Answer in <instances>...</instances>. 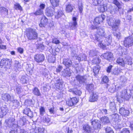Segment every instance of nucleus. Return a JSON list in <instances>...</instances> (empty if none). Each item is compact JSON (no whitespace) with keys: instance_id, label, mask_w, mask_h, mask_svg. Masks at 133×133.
I'll use <instances>...</instances> for the list:
<instances>
[{"instance_id":"1","label":"nucleus","mask_w":133,"mask_h":133,"mask_svg":"<svg viewBox=\"0 0 133 133\" xmlns=\"http://www.w3.org/2000/svg\"><path fill=\"white\" fill-rule=\"evenodd\" d=\"M26 35L28 40L32 41L37 39L38 34L36 30L30 29L27 31Z\"/></svg>"},{"instance_id":"2","label":"nucleus","mask_w":133,"mask_h":133,"mask_svg":"<svg viewBox=\"0 0 133 133\" xmlns=\"http://www.w3.org/2000/svg\"><path fill=\"white\" fill-rule=\"evenodd\" d=\"M108 24L111 26L112 30L115 32H113V34L115 36H116V21L114 19L112 18H110L109 20L108 19Z\"/></svg>"},{"instance_id":"3","label":"nucleus","mask_w":133,"mask_h":133,"mask_svg":"<svg viewBox=\"0 0 133 133\" xmlns=\"http://www.w3.org/2000/svg\"><path fill=\"white\" fill-rule=\"evenodd\" d=\"M78 102V100L76 97L70 98L66 101V104L69 106H72L76 105Z\"/></svg>"},{"instance_id":"4","label":"nucleus","mask_w":133,"mask_h":133,"mask_svg":"<svg viewBox=\"0 0 133 133\" xmlns=\"http://www.w3.org/2000/svg\"><path fill=\"white\" fill-rule=\"evenodd\" d=\"M124 44L126 47L131 46L133 45V38L131 36L125 38L124 41Z\"/></svg>"},{"instance_id":"5","label":"nucleus","mask_w":133,"mask_h":133,"mask_svg":"<svg viewBox=\"0 0 133 133\" xmlns=\"http://www.w3.org/2000/svg\"><path fill=\"white\" fill-rule=\"evenodd\" d=\"M15 119L12 118H10L6 120V126L8 127L11 128L12 129H14L16 127L17 125L14 123Z\"/></svg>"},{"instance_id":"6","label":"nucleus","mask_w":133,"mask_h":133,"mask_svg":"<svg viewBox=\"0 0 133 133\" xmlns=\"http://www.w3.org/2000/svg\"><path fill=\"white\" fill-rule=\"evenodd\" d=\"M35 61L38 63H42L45 59L44 55L42 54H36L34 57Z\"/></svg>"},{"instance_id":"7","label":"nucleus","mask_w":133,"mask_h":133,"mask_svg":"<svg viewBox=\"0 0 133 133\" xmlns=\"http://www.w3.org/2000/svg\"><path fill=\"white\" fill-rule=\"evenodd\" d=\"M55 9L52 7L47 8L45 10V14L46 16L49 17L52 16L54 13Z\"/></svg>"},{"instance_id":"8","label":"nucleus","mask_w":133,"mask_h":133,"mask_svg":"<svg viewBox=\"0 0 133 133\" xmlns=\"http://www.w3.org/2000/svg\"><path fill=\"white\" fill-rule=\"evenodd\" d=\"M105 18L104 15H102L96 17L94 19V24L96 25L100 24L102 23Z\"/></svg>"},{"instance_id":"9","label":"nucleus","mask_w":133,"mask_h":133,"mask_svg":"<svg viewBox=\"0 0 133 133\" xmlns=\"http://www.w3.org/2000/svg\"><path fill=\"white\" fill-rule=\"evenodd\" d=\"M9 111L8 108L5 106L0 108V118H3L8 112Z\"/></svg>"},{"instance_id":"10","label":"nucleus","mask_w":133,"mask_h":133,"mask_svg":"<svg viewBox=\"0 0 133 133\" xmlns=\"http://www.w3.org/2000/svg\"><path fill=\"white\" fill-rule=\"evenodd\" d=\"M91 123L92 127L95 129H98L100 128L101 126V122L97 119L93 121H91Z\"/></svg>"},{"instance_id":"11","label":"nucleus","mask_w":133,"mask_h":133,"mask_svg":"<svg viewBox=\"0 0 133 133\" xmlns=\"http://www.w3.org/2000/svg\"><path fill=\"white\" fill-rule=\"evenodd\" d=\"M63 64L67 68H69L72 66V67H74L73 65H72L71 60L68 58H64L63 59Z\"/></svg>"},{"instance_id":"12","label":"nucleus","mask_w":133,"mask_h":133,"mask_svg":"<svg viewBox=\"0 0 133 133\" xmlns=\"http://www.w3.org/2000/svg\"><path fill=\"white\" fill-rule=\"evenodd\" d=\"M96 32L97 34L100 36L104 37L106 36L105 30L103 27L99 26L97 28Z\"/></svg>"},{"instance_id":"13","label":"nucleus","mask_w":133,"mask_h":133,"mask_svg":"<svg viewBox=\"0 0 133 133\" xmlns=\"http://www.w3.org/2000/svg\"><path fill=\"white\" fill-rule=\"evenodd\" d=\"M128 91L126 90H124L122 92L121 95V97L125 99L126 100H128L131 97V95L129 93H128Z\"/></svg>"},{"instance_id":"14","label":"nucleus","mask_w":133,"mask_h":133,"mask_svg":"<svg viewBox=\"0 0 133 133\" xmlns=\"http://www.w3.org/2000/svg\"><path fill=\"white\" fill-rule=\"evenodd\" d=\"M76 78L79 82L80 83H82L85 82L86 81L87 77L85 75L82 76L78 75L76 76Z\"/></svg>"},{"instance_id":"15","label":"nucleus","mask_w":133,"mask_h":133,"mask_svg":"<svg viewBox=\"0 0 133 133\" xmlns=\"http://www.w3.org/2000/svg\"><path fill=\"white\" fill-rule=\"evenodd\" d=\"M103 56L105 59L110 61L113 59V55L111 52H107L103 54Z\"/></svg>"},{"instance_id":"16","label":"nucleus","mask_w":133,"mask_h":133,"mask_svg":"<svg viewBox=\"0 0 133 133\" xmlns=\"http://www.w3.org/2000/svg\"><path fill=\"white\" fill-rule=\"evenodd\" d=\"M74 8V7L73 5L70 3H68L65 5V11L68 13L71 12L72 11Z\"/></svg>"},{"instance_id":"17","label":"nucleus","mask_w":133,"mask_h":133,"mask_svg":"<svg viewBox=\"0 0 133 133\" xmlns=\"http://www.w3.org/2000/svg\"><path fill=\"white\" fill-rule=\"evenodd\" d=\"M98 96L96 93L93 92L90 95L89 98L90 102H94L96 101L98 99Z\"/></svg>"},{"instance_id":"18","label":"nucleus","mask_w":133,"mask_h":133,"mask_svg":"<svg viewBox=\"0 0 133 133\" xmlns=\"http://www.w3.org/2000/svg\"><path fill=\"white\" fill-rule=\"evenodd\" d=\"M71 75V72L70 69L69 68H66L65 69H64L62 72V75L65 77H69Z\"/></svg>"},{"instance_id":"19","label":"nucleus","mask_w":133,"mask_h":133,"mask_svg":"<svg viewBox=\"0 0 133 133\" xmlns=\"http://www.w3.org/2000/svg\"><path fill=\"white\" fill-rule=\"evenodd\" d=\"M23 113L31 117H33L32 112L28 108H26L24 110Z\"/></svg>"},{"instance_id":"20","label":"nucleus","mask_w":133,"mask_h":133,"mask_svg":"<svg viewBox=\"0 0 133 133\" xmlns=\"http://www.w3.org/2000/svg\"><path fill=\"white\" fill-rule=\"evenodd\" d=\"M119 113L121 115L126 117L129 115V111L128 110H125L123 108H121L119 110Z\"/></svg>"},{"instance_id":"21","label":"nucleus","mask_w":133,"mask_h":133,"mask_svg":"<svg viewBox=\"0 0 133 133\" xmlns=\"http://www.w3.org/2000/svg\"><path fill=\"white\" fill-rule=\"evenodd\" d=\"M21 66L20 63L17 61H15V64L14 69L17 71V70L19 71L21 70Z\"/></svg>"},{"instance_id":"22","label":"nucleus","mask_w":133,"mask_h":133,"mask_svg":"<svg viewBox=\"0 0 133 133\" xmlns=\"http://www.w3.org/2000/svg\"><path fill=\"white\" fill-rule=\"evenodd\" d=\"M32 93L35 95L37 96H41V95L39 90L36 87H35L33 89Z\"/></svg>"},{"instance_id":"23","label":"nucleus","mask_w":133,"mask_h":133,"mask_svg":"<svg viewBox=\"0 0 133 133\" xmlns=\"http://www.w3.org/2000/svg\"><path fill=\"white\" fill-rule=\"evenodd\" d=\"M117 7L118 8V11L119 12L120 14H123L124 10L123 9V6L117 1Z\"/></svg>"},{"instance_id":"24","label":"nucleus","mask_w":133,"mask_h":133,"mask_svg":"<svg viewBox=\"0 0 133 133\" xmlns=\"http://www.w3.org/2000/svg\"><path fill=\"white\" fill-rule=\"evenodd\" d=\"M25 119L24 117L20 118L19 120L17 122V125L19 127L24 125L26 122Z\"/></svg>"},{"instance_id":"25","label":"nucleus","mask_w":133,"mask_h":133,"mask_svg":"<svg viewBox=\"0 0 133 133\" xmlns=\"http://www.w3.org/2000/svg\"><path fill=\"white\" fill-rule=\"evenodd\" d=\"M55 14V17L57 19L61 17L63 14V11L60 10H58L57 12Z\"/></svg>"},{"instance_id":"26","label":"nucleus","mask_w":133,"mask_h":133,"mask_svg":"<svg viewBox=\"0 0 133 133\" xmlns=\"http://www.w3.org/2000/svg\"><path fill=\"white\" fill-rule=\"evenodd\" d=\"M2 99L5 101H12L10 96L8 94H6L3 96Z\"/></svg>"},{"instance_id":"27","label":"nucleus","mask_w":133,"mask_h":133,"mask_svg":"<svg viewBox=\"0 0 133 133\" xmlns=\"http://www.w3.org/2000/svg\"><path fill=\"white\" fill-rule=\"evenodd\" d=\"M55 85L56 90L59 91L60 92L63 91V88L62 87V83L55 84Z\"/></svg>"},{"instance_id":"28","label":"nucleus","mask_w":133,"mask_h":133,"mask_svg":"<svg viewBox=\"0 0 133 133\" xmlns=\"http://www.w3.org/2000/svg\"><path fill=\"white\" fill-rule=\"evenodd\" d=\"M83 129L86 131V133H90L91 131V129L88 125H85L83 127Z\"/></svg>"},{"instance_id":"29","label":"nucleus","mask_w":133,"mask_h":133,"mask_svg":"<svg viewBox=\"0 0 133 133\" xmlns=\"http://www.w3.org/2000/svg\"><path fill=\"white\" fill-rule=\"evenodd\" d=\"M86 88L89 92L92 91L94 89V85L92 84H88L87 85Z\"/></svg>"},{"instance_id":"30","label":"nucleus","mask_w":133,"mask_h":133,"mask_svg":"<svg viewBox=\"0 0 133 133\" xmlns=\"http://www.w3.org/2000/svg\"><path fill=\"white\" fill-rule=\"evenodd\" d=\"M98 9L99 11L100 12H103L105 11L106 8H105L104 4H102L101 5V4H100L99 5H98Z\"/></svg>"},{"instance_id":"31","label":"nucleus","mask_w":133,"mask_h":133,"mask_svg":"<svg viewBox=\"0 0 133 133\" xmlns=\"http://www.w3.org/2000/svg\"><path fill=\"white\" fill-rule=\"evenodd\" d=\"M110 36L109 35L105 38V45H109L111 42V38H110Z\"/></svg>"},{"instance_id":"32","label":"nucleus","mask_w":133,"mask_h":133,"mask_svg":"<svg viewBox=\"0 0 133 133\" xmlns=\"http://www.w3.org/2000/svg\"><path fill=\"white\" fill-rule=\"evenodd\" d=\"M50 2L52 5L54 7H56L59 5V0H50Z\"/></svg>"},{"instance_id":"33","label":"nucleus","mask_w":133,"mask_h":133,"mask_svg":"<svg viewBox=\"0 0 133 133\" xmlns=\"http://www.w3.org/2000/svg\"><path fill=\"white\" fill-rule=\"evenodd\" d=\"M101 121L104 124L109 123L110 122L109 118L107 117H104L101 118Z\"/></svg>"},{"instance_id":"34","label":"nucleus","mask_w":133,"mask_h":133,"mask_svg":"<svg viewBox=\"0 0 133 133\" xmlns=\"http://www.w3.org/2000/svg\"><path fill=\"white\" fill-rule=\"evenodd\" d=\"M109 79L107 76H104L102 78L101 83H107L109 82Z\"/></svg>"},{"instance_id":"35","label":"nucleus","mask_w":133,"mask_h":133,"mask_svg":"<svg viewBox=\"0 0 133 133\" xmlns=\"http://www.w3.org/2000/svg\"><path fill=\"white\" fill-rule=\"evenodd\" d=\"M100 68V66L99 65H97L94 67L93 70L94 72L95 75L98 73Z\"/></svg>"},{"instance_id":"36","label":"nucleus","mask_w":133,"mask_h":133,"mask_svg":"<svg viewBox=\"0 0 133 133\" xmlns=\"http://www.w3.org/2000/svg\"><path fill=\"white\" fill-rule=\"evenodd\" d=\"M70 90L73 92L74 94H75L76 95H77L79 96H80L82 94V92L81 91L76 89L73 90L70 89Z\"/></svg>"},{"instance_id":"37","label":"nucleus","mask_w":133,"mask_h":133,"mask_svg":"<svg viewBox=\"0 0 133 133\" xmlns=\"http://www.w3.org/2000/svg\"><path fill=\"white\" fill-rule=\"evenodd\" d=\"M0 11L2 12L6 15H8V9L4 7L0 8Z\"/></svg>"},{"instance_id":"38","label":"nucleus","mask_w":133,"mask_h":133,"mask_svg":"<svg viewBox=\"0 0 133 133\" xmlns=\"http://www.w3.org/2000/svg\"><path fill=\"white\" fill-rule=\"evenodd\" d=\"M100 61V60L98 57L96 56L92 60V63L94 64H97L99 63Z\"/></svg>"},{"instance_id":"39","label":"nucleus","mask_w":133,"mask_h":133,"mask_svg":"<svg viewBox=\"0 0 133 133\" xmlns=\"http://www.w3.org/2000/svg\"><path fill=\"white\" fill-rule=\"evenodd\" d=\"M11 59H8L7 60V61L5 66L7 68H9L11 67Z\"/></svg>"},{"instance_id":"40","label":"nucleus","mask_w":133,"mask_h":133,"mask_svg":"<svg viewBox=\"0 0 133 133\" xmlns=\"http://www.w3.org/2000/svg\"><path fill=\"white\" fill-rule=\"evenodd\" d=\"M34 14L35 15H42L43 14V11L42 10L38 9L35 12Z\"/></svg>"},{"instance_id":"41","label":"nucleus","mask_w":133,"mask_h":133,"mask_svg":"<svg viewBox=\"0 0 133 133\" xmlns=\"http://www.w3.org/2000/svg\"><path fill=\"white\" fill-rule=\"evenodd\" d=\"M48 20V19L45 17H44L41 19V22L43 25H46L47 23Z\"/></svg>"},{"instance_id":"42","label":"nucleus","mask_w":133,"mask_h":133,"mask_svg":"<svg viewBox=\"0 0 133 133\" xmlns=\"http://www.w3.org/2000/svg\"><path fill=\"white\" fill-rule=\"evenodd\" d=\"M27 80L26 77L24 76H23L20 79V82L23 84L26 83Z\"/></svg>"},{"instance_id":"43","label":"nucleus","mask_w":133,"mask_h":133,"mask_svg":"<svg viewBox=\"0 0 133 133\" xmlns=\"http://www.w3.org/2000/svg\"><path fill=\"white\" fill-rule=\"evenodd\" d=\"M40 114L41 116H43L45 113V109L43 107H41L39 109Z\"/></svg>"},{"instance_id":"44","label":"nucleus","mask_w":133,"mask_h":133,"mask_svg":"<svg viewBox=\"0 0 133 133\" xmlns=\"http://www.w3.org/2000/svg\"><path fill=\"white\" fill-rule=\"evenodd\" d=\"M7 58H3L1 60L0 64V66H5L6 63Z\"/></svg>"},{"instance_id":"45","label":"nucleus","mask_w":133,"mask_h":133,"mask_svg":"<svg viewBox=\"0 0 133 133\" xmlns=\"http://www.w3.org/2000/svg\"><path fill=\"white\" fill-rule=\"evenodd\" d=\"M72 19L73 22L72 23V25L73 26L75 27L77 24L76 22L77 18L75 17H73Z\"/></svg>"},{"instance_id":"46","label":"nucleus","mask_w":133,"mask_h":133,"mask_svg":"<svg viewBox=\"0 0 133 133\" xmlns=\"http://www.w3.org/2000/svg\"><path fill=\"white\" fill-rule=\"evenodd\" d=\"M106 133H114L112 129L109 127H107L105 129Z\"/></svg>"},{"instance_id":"47","label":"nucleus","mask_w":133,"mask_h":133,"mask_svg":"<svg viewBox=\"0 0 133 133\" xmlns=\"http://www.w3.org/2000/svg\"><path fill=\"white\" fill-rule=\"evenodd\" d=\"M117 63L122 66L124 65V62L122 59H119V60L118 59L117 60Z\"/></svg>"},{"instance_id":"48","label":"nucleus","mask_w":133,"mask_h":133,"mask_svg":"<svg viewBox=\"0 0 133 133\" xmlns=\"http://www.w3.org/2000/svg\"><path fill=\"white\" fill-rule=\"evenodd\" d=\"M125 58L126 59V60L127 62V63L129 65H131L132 64L131 61V59L130 58V57L128 56V57H126Z\"/></svg>"},{"instance_id":"49","label":"nucleus","mask_w":133,"mask_h":133,"mask_svg":"<svg viewBox=\"0 0 133 133\" xmlns=\"http://www.w3.org/2000/svg\"><path fill=\"white\" fill-rule=\"evenodd\" d=\"M55 84H58L60 83H62L61 80L59 77H57L55 78Z\"/></svg>"},{"instance_id":"50","label":"nucleus","mask_w":133,"mask_h":133,"mask_svg":"<svg viewBox=\"0 0 133 133\" xmlns=\"http://www.w3.org/2000/svg\"><path fill=\"white\" fill-rule=\"evenodd\" d=\"M110 108L112 110H116V105L114 103L112 102L110 104Z\"/></svg>"},{"instance_id":"51","label":"nucleus","mask_w":133,"mask_h":133,"mask_svg":"<svg viewBox=\"0 0 133 133\" xmlns=\"http://www.w3.org/2000/svg\"><path fill=\"white\" fill-rule=\"evenodd\" d=\"M14 8L16 10H22V7L20 5L18 4H15L14 5Z\"/></svg>"},{"instance_id":"52","label":"nucleus","mask_w":133,"mask_h":133,"mask_svg":"<svg viewBox=\"0 0 133 133\" xmlns=\"http://www.w3.org/2000/svg\"><path fill=\"white\" fill-rule=\"evenodd\" d=\"M50 119L48 117H44L43 119V122H44L48 123L50 121Z\"/></svg>"},{"instance_id":"53","label":"nucleus","mask_w":133,"mask_h":133,"mask_svg":"<svg viewBox=\"0 0 133 133\" xmlns=\"http://www.w3.org/2000/svg\"><path fill=\"white\" fill-rule=\"evenodd\" d=\"M44 129L42 127H39L38 128V133H43Z\"/></svg>"},{"instance_id":"54","label":"nucleus","mask_w":133,"mask_h":133,"mask_svg":"<svg viewBox=\"0 0 133 133\" xmlns=\"http://www.w3.org/2000/svg\"><path fill=\"white\" fill-rule=\"evenodd\" d=\"M90 56L92 57L95 56L96 55V52L95 51L92 50L91 51L89 54Z\"/></svg>"},{"instance_id":"55","label":"nucleus","mask_w":133,"mask_h":133,"mask_svg":"<svg viewBox=\"0 0 133 133\" xmlns=\"http://www.w3.org/2000/svg\"><path fill=\"white\" fill-rule=\"evenodd\" d=\"M52 42L53 43L56 44H58L60 43L59 40L56 38H54L53 39Z\"/></svg>"},{"instance_id":"56","label":"nucleus","mask_w":133,"mask_h":133,"mask_svg":"<svg viewBox=\"0 0 133 133\" xmlns=\"http://www.w3.org/2000/svg\"><path fill=\"white\" fill-rule=\"evenodd\" d=\"M121 133H130L129 130L128 129L124 128L121 131Z\"/></svg>"},{"instance_id":"57","label":"nucleus","mask_w":133,"mask_h":133,"mask_svg":"<svg viewBox=\"0 0 133 133\" xmlns=\"http://www.w3.org/2000/svg\"><path fill=\"white\" fill-rule=\"evenodd\" d=\"M22 89L20 87H18L16 88V92L18 94H20L22 92Z\"/></svg>"},{"instance_id":"58","label":"nucleus","mask_w":133,"mask_h":133,"mask_svg":"<svg viewBox=\"0 0 133 133\" xmlns=\"http://www.w3.org/2000/svg\"><path fill=\"white\" fill-rule=\"evenodd\" d=\"M63 68L62 66L61 65H59L57 68L56 69V71L57 72H60L62 70Z\"/></svg>"},{"instance_id":"59","label":"nucleus","mask_w":133,"mask_h":133,"mask_svg":"<svg viewBox=\"0 0 133 133\" xmlns=\"http://www.w3.org/2000/svg\"><path fill=\"white\" fill-rule=\"evenodd\" d=\"M99 46L100 47H101L103 48H104L107 45H105V43H100L98 44Z\"/></svg>"},{"instance_id":"60","label":"nucleus","mask_w":133,"mask_h":133,"mask_svg":"<svg viewBox=\"0 0 133 133\" xmlns=\"http://www.w3.org/2000/svg\"><path fill=\"white\" fill-rule=\"evenodd\" d=\"M39 7L40 8L39 9L43 10L45 8V5L44 4L41 3L40 4Z\"/></svg>"},{"instance_id":"61","label":"nucleus","mask_w":133,"mask_h":133,"mask_svg":"<svg viewBox=\"0 0 133 133\" xmlns=\"http://www.w3.org/2000/svg\"><path fill=\"white\" fill-rule=\"evenodd\" d=\"M77 60H78L79 62L81 61H83L85 60L84 58H81L80 57H79L77 56H75Z\"/></svg>"},{"instance_id":"62","label":"nucleus","mask_w":133,"mask_h":133,"mask_svg":"<svg viewBox=\"0 0 133 133\" xmlns=\"http://www.w3.org/2000/svg\"><path fill=\"white\" fill-rule=\"evenodd\" d=\"M93 4L95 5H99L100 4H101L99 2L98 0H94L93 2Z\"/></svg>"},{"instance_id":"63","label":"nucleus","mask_w":133,"mask_h":133,"mask_svg":"<svg viewBox=\"0 0 133 133\" xmlns=\"http://www.w3.org/2000/svg\"><path fill=\"white\" fill-rule=\"evenodd\" d=\"M54 108V107L49 109V111L51 114H54L55 113Z\"/></svg>"},{"instance_id":"64","label":"nucleus","mask_w":133,"mask_h":133,"mask_svg":"<svg viewBox=\"0 0 133 133\" xmlns=\"http://www.w3.org/2000/svg\"><path fill=\"white\" fill-rule=\"evenodd\" d=\"M112 65H110L108 66L107 69V71L108 73H110L111 72V69H112Z\"/></svg>"}]
</instances>
